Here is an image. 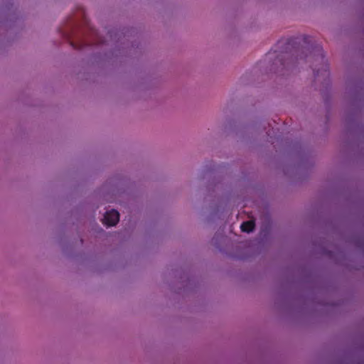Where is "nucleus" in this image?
<instances>
[{
	"instance_id": "6",
	"label": "nucleus",
	"mask_w": 364,
	"mask_h": 364,
	"mask_svg": "<svg viewBox=\"0 0 364 364\" xmlns=\"http://www.w3.org/2000/svg\"><path fill=\"white\" fill-rule=\"evenodd\" d=\"M307 38H308L307 37H305V38H304L305 41H307Z\"/></svg>"
},
{
	"instance_id": "5",
	"label": "nucleus",
	"mask_w": 364,
	"mask_h": 364,
	"mask_svg": "<svg viewBox=\"0 0 364 364\" xmlns=\"http://www.w3.org/2000/svg\"><path fill=\"white\" fill-rule=\"evenodd\" d=\"M70 45L72 46V47H73L74 48H77V47L74 45V43L73 42H70Z\"/></svg>"
},
{
	"instance_id": "4",
	"label": "nucleus",
	"mask_w": 364,
	"mask_h": 364,
	"mask_svg": "<svg viewBox=\"0 0 364 364\" xmlns=\"http://www.w3.org/2000/svg\"><path fill=\"white\" fill-rule=\"evenodd\" d=\"M315 49L316 50L317 52H318L320 53L321 60L323 61L324 59H323V53H322L321 49L319 47H316Z\"/></svg>"
},
{
	"instance_id": "3",
	"label": "nucleus",
	"mask_w": 364,
	"mask_h": 364,
	"mask_svg": "<svg viewBox=\"0 0 364 364\" xmlns=\"http://www.w3.org/2000/svg\"><path fill=\"white\" fill-rule=\"evenodd\" d=\"M314 73L316 77H318L321 75L323 76H328L329 75V69L328 66L326 63H323L322 68L320 70V69H316L313 68Z\"/></svg>"
},
{
	"instance_id": "2",
	"label": "nucleus",
	"mask_w": 364,
	"mask_h": 364,
	"mask_svg": "<svg viewBox=\"0 0 364 364\" xmlns=\"http://www.w3.org/2000/svg\"><path fill=\"white\" fill-rule=\"evenodd\" d=\"M255 224L253 220L243 222L240 225V229L244 232H250L255 228Z\"/></svg>"
},
{
	"instance_id": "1",
	"label": "nucleus",
	"mask_w": 364,
	"mask_h": 364,
	"mask_svg": "<svg viewBox=\"0 0 364 364\" xmlns=\"http://www.w3.org/2000/svg\"><path fill=\"white\" fill-rule=\"evenodd\" d=\"M119 214L118 211L112 209L105 213L102 223L107 226H114L119 222Z\"/></svg>"
}]
</instances>
